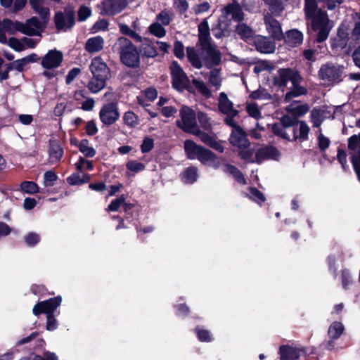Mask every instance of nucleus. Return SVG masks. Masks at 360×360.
I'll return each mask as SVG.
<instances>
[{"instance_id":"f257e3e1","label":"nucleus","mask_w":360,"mask_h":360,"mask_svg":"<svg viewBox=\"0 0 360 360\" xmlns=\"http://www.w3.org/2000/svg\"><path fill=\"white\" fill-rule=\"evenodd\" d=\"M184 150L188 159L198 160L201 164L212 167L214 169L220 168V157L217 156L212 150L196 144L194 141H185Z\"/></svg>"},{"instance_id":"f03ea898","label":"nucleus","mask_w":360,"mask_h":360,"mask_svg":"<svg viewBox=\"0 0 360 360\" xmlns=\"http://www.w3.org/2000/svg\"><path fill=\"white\" fill-rule=\"evenodd\" d=\"M120 54L121 61L127 66L134 68L140 62L139 53L131 41L125 37H120L113 46Z\"/></svg>"},{"instance_id":"7ed1b4c3","label":"nucleus","mask_w":360,"mask_h":360,"mask_svg":"<svg viewBox=\"0 0 360 360\" xmlns=\"http://www.w3.org/2000/svg\"><path fill=\"white\" fill-rule=\"evenodd\" d=\"M91 93L101 91L110 78V70L107 65L99 58H95L91 62Z\"/></svg>"},{"instance_id":"20e7f679","label":"nucleus","mask_w":360,"mask_h":360,"mask_svg":"<svg viewBox=\"0 0 360 360\" xmlns=\"http://www.w3.org/2000/svg\"><path fill=\"white\" fill-rule=\"evenodd\" d=\"M229 141L233 146L238 148V155L243 160H251L250 143L245 133L240 127L233 129Z\"/></svg>"},{"instance_id":"39448f33","label":"nucleus","mask_w":360,"mask_h":360,"mask_svg":"<svg viewBox=\"0 0 360 360\" xmlns=\"http://www.w3.org/2000/svg\"><path fill=\"white\" fill-rule=\"evenodd\" d=\"M180 116L181 120L176 121V124L179 127L189 134L199 133V127L193 110L189 107L183 106L180 110Z\"/></svg>"},{"instance_id":"423d86ee","label":"nucleus","mask_w":360,"mask_h":360,"mask_svg":"<svg viewBox=\"0 0 360 360\" xmlns=\"http://www.w3.org/2000/svg\"><path fill=\"white\" fill-rule=\"evenodd\" d=\"M77 172L67 178V182L71 186H79L87 183L89 180L88 172L90 169V162L85 158H80L75 164Z\"/></svg>"},{"instance_id":"0eeeda50","label":"nucleus","mask_w":360,"mask_h":360,"mask_svg":"<svg viewBox=\"0 0 360 360\" xmlns=\"http://www.w3.org/2000/svg\"><path fill=\"white\" fill-rule=\"evenodd\" d=\"M250 151L252 153L251 160H245L249 162L261 163L268 159L278 160L280 157L278 150L271 146L261 148L257 150L251 148Z\"/></svg>"},{"instance_id":"6e6552de","label":"nucleus","mask_w":360,"mask_h":360,"mask_svg":"<svg viewBox=\"0 0 360 360\" xmlns=\"http://www.w3.org/2000/svg\"><path fill=\"white\" fill-rule=\"evenodd\" d=\"M302 78L300 74L291 69H280L274 79L275 85L280 87L285 86L288 81H290L292 84H295L300 82Z\"/></svg>"},{"instance_id":"1a4fd4ad","label":"nucleus","mask_w":360,"mask_h":360,"mask_svg":"<svg viewBox=\"0 0 360 360\" xmlns=\"http://www.w3.org/2000/svg\"><path fill=\"white\" fill-rule=\"evenodd\" d=\"M170 70L173 86L178 91H183L188 84V79L186 75L180 65L175 61L172 63Z\"/></svg>"},{"instance_id":"9d476101","label":"nucleus","mask_w":360,"mask_h":360,"mask_svg":"<svg viewBox=\"0 0 360 360\" xmlns=\"http://www.w3.org/2000/svg\"><path fill=\"white\" fill-rule=\"evenodd\" d=\"M342 70L339 66L332 64L323 65L319 72L321 79L326 82H338L341 80Z\"/></svg>"},{"instance_id":"9b49d317","label":"nucleus","mask_w":360,"mask_h":360,"mask_svg":"<svg viewBox=\"0 0 360 360\" xmlns=\"http://www.w3.org/2000/svg\"><path fill=\"white\" fill-rule=\"evenodd\" d=\"M61 297H56L37 303L33 307V314L36 316L44 313L46 316L53 315L55 310L61 303Z\"/></svg>"},{"instance_id":"f8f14e48","label":"nucleus","mask_w":360,"mask_h":360,"mask_svg":"<svg viewBox=\"0 0 360 360\" xmlns=\"http://www.w3.org/2000/svg\"><path fill=\"white\" fill-rule=\"evenodd\" d=\"M103 123L110 125L115 122L120 117V113L117 105L113 103L105 104L99 113Z\"/></svg>"},{"instance_id":"ddd939ff","label":"nucleus","mask_w":360,"mask_h":360,"mask_svg":"<svg viewBox=\"0 0 360 360\" xmlns=\"http://www.w3.org/2000/svg\"><path fill=\"white\" fill-rule=\"evenodd\" d=\"M319 17L320 19L317 22L312 21V27L315 31L318 32L316 41L322 42L328 38L330 27L326 14H321Z\"/></svg>"},{"instance_id":"4468645a","label":"nucleus","mask_w":360,"mask_h":360,"mask_svg":"<svg viewBox=\"0 0 360 360\" xmlns=\"http://www.w3.org/2000/svg\"><path fill=\"white\" fill-rule=\"evenodd\" d=\"M129 4V0H105L102 3L101 13L112 15L121 12Z\"/></svg>"},{"instance_id":"2eb2a0df","label":"nucleus","mask_w":360,"mask_h":360,"mask_svg":"<svg viewBox=\"0 0 360 360\" xmlns=\"http://www.w3.org/2000/svg\"><path fill=\"white\" fill-rule=\"evenodd\" d=\"M264 24L267 32L274 39L281 40L283 38V33L280 22L271 14L265 15Z\"/></svg>"},{"instance_id":"dca6fc26","label":"nucleus","mask_w":360,"mask_h":360,"mask_svg":"<svg viewBox=\"0 0 360 360\" xmlns=\"http://www.w3.org/2000/svg\"><path fill=\"white\" fill-rule=\"evenodd\" d=\"M202 54L205 55L204 62L207 67L217 65L221 61V54L215 46L211 44L202 48Z\"/></svg>"},{"instance_id":"f3484780","label":"nucleus","mask_w":360,"mask_h":360,"mask_svg":"<svg viewBox=\"0 0 360 360\" xmlns=\"http://www.w3.org/2000/svg\"><path fill=\"white\" fill-rule=\"evenodd\" d=\"M63 60V53L56 50L49 51L42 58L41 65L45 69H53L60 66Z\"/></svg>"},{"instance_id":"a211bd4d","label":"nucleus","mask_w":360,"mask_h":360,"mask_svg":"<svg viewBox=\"0 0 360 360\" xmlns=\"http://www.w3.org/2000/svg\"><path fill=\"white\" fill-rule=\"evenodd\" d=\"M44 22H40L36 17H32L25 23L22 22V33L29 36H37L43 30Z\"/></svg>"},{"instance_id":"6ab92c4d","label":"nucleus","mask_w":360,"mask_h":360,"mask_svg":"<svg viewBox=\"0 0 360 360\" xmlns=\"http://www.w3.org/2000/svg\"><path fill=\"white\" fill-rule=\"evenodd\" d=\"M55 23L58 30H67L71 28L75 23L74 13L68 12L63 14L57 13L55 16Z\"/></svg>"},{"instance_id":"aec40b11","label":"nucleus","mask_w":360,"mask_h":360,"mask_svg":"<svg viewBox=\"0 0 360 360\" xmlns=\"http://www.w3.org/2000/svg\"><path fill=\"white\" fill-rule=\"evenodd\" d=\"M223 13L227 18L231 16L235 21H242L244 19L242 8L236 1L226 6L223 9Z\"/></svg>"},{"instance_id":"412c9836","label":"nucleus","mask_w":360,"mask_h":360,"mask_svg":"<svg viewBox=\"0 0 360 360\" xmlns=\"http://www.w3.org/2000/svg\"><path fill=\"white\" fill-rule=\"evenodd\" d=\"M220 167L224 172L231 174L238 183L246 184L243 174L235 166L228 163L226 158L223 157H220Z\"/></svg>"},{"instance_id":"4be33fe9","label":"nucleus","mask_w":360,"mask_h":360,"mask_svg":"<svg viewBox=\"0 0 360 360\" xmlns=\"http://www.w3.org/2000/svg\"><path fill=\"white\" fill-rule=\"evenodd\" d=\"M219 109L223 113L229 116L235 117L238 111L233 108V103L228 98L227 95L221 92L219 97Z\"/></svg>"},{"instance_id":"5701e85b","label":"nucleus","mask_w":360,"mask_h":360,"mask_svg":"<svg viewBox=\"0 0 360 360\" xmlns=\"http://www.w3.org/2000/svg\"><path fill=\"white\" fill-rule=\"evenodd\" d=\"M304 11L307 18L315 22L320 19L321 14H326L318 9L316 0H305Z\"/></svg>"},{"instance_id":"b1692460","label":"nucleus","mask_w":360,"mask_h":360,"mask_svg":"<svg viewBox=\"0 0 360 360\" xmlns=\"http://www.w3.org/2000/svg\"><path fill=\"white\" fill-rule=\"evenodd\" d=\"M193 135L200 137L201 141L214 150L219 153H223L224 151V147L220 141H217L213 136L202 132L200 129L199 133L193 134Z\"/></svg>"},{"instance_id":"393cba45","label":"nucleus","mask_w":360,"mask_h":360,"mask_svg":"<svg viewBox=\"0 0 360 360\" xmlns=\"http://www.w3.org/2000/svg\"><path fill=\"white\" fill-rule=\"evenodd\" d=\"M22 22L19 21H11L9 19H4L3 21L0 20V30L5 33L8 32L10 34H14L17 32L22 33Z\"/></svg>"},{"instance_id":"a878e982","label":"nucleus","mask_w":360,"mask_h":360,"mask_svg":"<svg viewBox=\"0 0 360 360\" xmlns=\"http://www.w3.org/2000/svg\"><path fill=\"white\" fill-rule=\"evenodd\" d=\"M0 43L8 44L12 49L15 51H22L25 49V45L22 40L15 37H11L7 39V37L4 32L0 30Z\"/></svg>"},{"instance_id":"bb28decb","label":"nucleus","mask_w":360,"mask_h":360,"mask_svg":"<svg viewBox=\"0 0 360 360\" xmlns=\"http://www.w3.org/2000/svg\"><path fill=\"white\" fill-rule=\"evenodd\" d=\"M198 32L199 42L202 48L212 44L210 43V28L206 20L202 21L198 25Z\"/></svg>"},{"instance_id":"cd10ccee","label":"nucleus","mask_w":360,"mask_h":360,"mask_svg":"<svg viewBox=\"0 0 360 360\" xmlns=\"http://www.w3.org/2000/svg\"><path fill=\"white\" fill-rule=\"evenodd\" d=\"M255 46L257 49L261 53H273L275 50L274 44L267 37H258L255 39Z\"/></svg>"},{"instance_id":"c85d7f7f","label":"nucleus","mask_w":360,"mask_h":360,"mask_svg":"<svg viewBox=\"0 0 360 360\" xmlns=\"http://www.w3.org/2000/svg\"><path fill=\"white\" fill-rule=\"evenodd\" d=\"M309 127L303 121L298 122L293 128V139H300L302 141L308 139Z\"/></svg>"},{"instance_id":"c756f323","label":"nucleus","mask_w":360,"mask_h":360,"mask_svg":"<svg viewBox=\"0 0 360 360\" xmlns=\"http://www.w3.org/2000/svg\"><path fill=\"white\" fill-rule=\"evenodd\" d=\"M303 34L298 30L294 29L286 33L285 41L291 46H296L302 43Z\"/></svg>"},{"instance_id":"7c9ffc66","label":"nucleus","mask_w":360,"mask_h":360,"mask_svg":"<svg viewBox=\"0 0 360 360\" xmlns=\"http://www.w3.org/2000/svg\"><path fill=\"white\" fill-rule=\"evenodd\" d=\"M33 10L46 22L49 18V10L43 6L42 0H29Z\"/></svg>"},{"instance_id":"2f4dec72","label":"nucleus","mask_w":360,"mask_h":360,"mask_svg":"<svg viewBox=\"0 0 360 360\" xmlns=\"http://www.w3.org/2000/svg\"><path fill=\"white\" fill-rule=\"evenodd\" d=\"M347 31V27L345 25H342L338 28L337 38L333 44L334 46L343 48L346 46L349 34Z\"/></svg>"},{"instance_id":"473e14b6","label":"nucleus","mask_w":360,"mask_h":360,"mask_svg":"<svg viewBox=\"0 0 360 360\" xmlns=\"http://www.w3.org/2000/svg\"><path fill=\"white\" fill-rule=\"evenodd\" d=\"M198 177V168L193 166L186 168L181 174L182 181L187 184H193L197 181Z\"/></svg>"},{"instance_id":"72a5a7b5","label":"nucleus","mask_w":360,"mask_h":360,"mask_svg":"<svg viewBox=\"0 0 360 360\" xmlns=\"http://www.w3.org/2000/svg\"><path fill=\"white\" fill-rule=\"evenodd\" d=\"M63 150L60 145L56 141H51L49 147V160L54 163L58 162L62 158Z\"/></svg>"},{"instance_id":"f704fd0d","label":"nucleus","mask_w":360,"mask_h":360,"mask_svg":"<svg viewBox=\"0 0 360 360\" xmlns=\"http://www.w3.org/2000/svg\"><path fill=\"white\" fill-rule=\"evenodd\" d=\"M174 13L170 9H163L159 13L157 14L155 20L156 22H159L162 25L167 26L173 20Z\"/></svg>"},{"instance_id":"c9c22d12","label":"nucleus","mask_w":360,"mask_h":360,"mask_svg":"<svg viewBox=\"0 0 360 360\" xmlns=\"http://www.w3.org/2000/svg\"><path fill=\"white\" fill-rule=\"evenodd\" d=\"M309 106L306 104L292 103L287 107V110L295 117H300L309 111Z\"/></svg>"},{"instance_id":"e433bc0d","label":"nucleus","mask_w":360,"mask_h":360,"mask_svg":"<svg viewBox=\"0 0 360 360\" xmlns=\"http://www.w3.org/2000/svg\"><path fill=\"white\" fill-rule=\"evenodd\" d=\"M280 352L281 360H296L299 357L298 350L291 347H281Z\"/></svg>"},{"instance_id":"4c0bfd02","label":"nucleus","mask_w":360,"mask_h":360,"mask_svg":"<svg viewBox=\"0 0 360 360\" xmlns=\"http://www.w3.org/2000/svg\"><path fill=\"white\" fill-rule=\"evenodd\" d=\"M344 326L341 322H333L328 328V334L330 339L339 338L344 331Z\"/></svg>"},{"instance_id":"58836bf2","label":"nucleus","mask_w":360,"mask_h":360,"mask_svg":"<svg viewBox=\"0 0 360 360\" xmlns=\"http://www.w3.org/2000/svg\"><path fill=\"white\" fill-rule=\"evenodd\" d=\"M187 57L193 67L199 69L202 66L201 58L194 48H187Z\"/></svg>"},{"instance_id":"ea45409f","label":"nucleus","mask_w":360,"mask_h":360,"mask_svg":"<svg viewBox=\"0 0 360 360\" xmlns=\"http://www.w3.org/2000/svg\"><path fill=\"white\" fill-rule=\"evenodd\" d=\"M300 83V82H296L295 84H292V89L285 95V100L286 101H290L292 98L300 96L307 93L306 89L301 86Z\"/></svg>"},{"instance_id":"a19ab883","label":"nucleus","mask_w":360,"mask_h":360,"mask_svg":"<svg viewBox=\"0 0 360 360\" xmlns=\"http://www.w3.org/2000/svg\"><path fill=\"white\" fill-rule=\"evenodd\" d=\"M192 83L197 91L204 97L210 98L212 96L211 91L206 84L200 80L193 79Z\"/></svg>"},{"instance_id":"79ce46f5","label":"nucleus","mask_w":360,"mask_h":360,"mask_svg":"<svg viewBox=\"0 0 360 360\" xmlns=\"http://www.w3.org/2000/svg\"><path fill=\"white\" fill-rule=\"evenodd\" d=\"M149 32L158 38H162L166 35V30L164 25H162L159 22H154L148 27Z\"/></svg>"},{"instance_id":"37998d69","label":"nucleus","mask_w":360,"mask_h":360,"mask_svg":"<svg viewBox=\"0 0 360 360\" xmlns=\"http://www.w3.org/2000/svg\"><path fill=\"white\" fill-rule=\"evenodd\" d=\"M119 28L123 34L131 37L136 41L141 42L142 41V37L141 35L136 31H134L132 29H131L128 25L123 23H120Z\"/></svg>"},{"instance_id":"c03bdc74","label":"nucleus","mask_w":360,"mask_h":360,"mask_svg":"<svg viewBox=\"0 0 360 360\" xmlns=\"http://www.w3.org/2000/svg\"><path fill=\"white\" fill-rule=\"evenodd\" d=\"M236 32L243 39H248L253 35L252 30L245 24L239 23L236 27Z\"/></svg>"},{"instance_id":"a18cd8bd","label":"nucleus","mask_w":360,"mask_h":360,"mask_svg":"<svg viewBox=\"0 0 360 360\" xmlns=\"http://www.w3.org/2000/svg\"><path fill=\"white\" fill-rule=\"evenodd\" d=\"M246 195L251 200H254L255 202H257L258 204H260L265 201L264 195L262 192L258 191L255 188H249L248 192L246 193Z\"/></svg>"},{"instance_id":"49530a36","label":"nucleus","mask_w":360,"mask_h":360,"mask_svg":"<svg viewBox=\"0 0 360 360\" xmlns=\"http://www.w3.org/2000/svg\"><path fill=\"white\" fill-rule=\"evenodd\" d=\"M285 119H283L282 123H277L272 125V131L273 132L283 139H290V136L288 135V134L285 131V126L284 124Z\"/></svg>"},{"instance_id":"de8ad7c7","label":"nucleus","mask_w":360,"mask_h":360,"mask_svg":"<svg viewBox=\"0 0 360 360\" xmlns=\"http://www.w3.org/2000/svg\"><path fill=\"white\" fill-rule=\"evenodd\" d=\"M21 190L29 194H34L39 191V186L34 181H25L20 184Z\"/></svg>"},{"instance_id":"09e8293b","label":"nucleus","mask_w":360,"mask_h":360,"mask_svg":"<svg viewBox=\"0 0 360 360\" xmlns=\"http://www.w3.org/2000/svg\"><path fill=\"white\" fill-rule=\"evenodd\" d=\"M269 6L271 13L276 16H279L284 10V0H276Z\"/></svg>"},{"instance_id":"8fccbe9b","label":"nucleus","mask_w":360,"mask_h":360,"mask_svg":"<svg viewBox=\"0 0 360 360\" xmlns=\"http://www.w3.org/2000/svg\"><path fill=\"white\" fill-rule=\"evenodd\" d=\"M246 111L250 117L256 120L262 117L261 111L257 104L255 103H248L246 105Z\"/></svg>"},{"instance_id":"3c124183","label":"nucleus","mask_w":360,"mask_h":360,"mask_svg":"<svg viewBox=\"0 0 360 360\" xmlns=\"http://www.w3.org/2000/svg\"><path fill=\"white\" fill-rule=\"evenodd\" d=\"M348 148L350 152L360 151V133L353 135L349 139Z\"/></svg>"},{"instance_id":"603ef678","label":"nucleus","mask_w":360,"mask_h":360,"mask_svg":"<svg viewBox=\"0 0 360 360\" xmlns=\"http://www.w3.org/2000/svg\"><path fill=\"white\" fill-rule=\"evenodd\" d=\"M124 123L129 127H135L139 124L138 117L131 111H128L123 116Z\"/></svg>"},{"instance_id":"864d4df0","label":"nucleus","mask_w":360,"mask_h":360,"mask_svg":"<svg viewBox=\"0 0 360 360\" xmlns=\"http://www.w3.org/2000/svg\"><path fill=\"white\" fill-rule=\"evenodd\" d=\"M250 96L253 99L269 100L271 98V94L264 89H259L251 93Z\"/></svg>"},{"instance_id":"5fc2aeb1","label":"nucleus","mask_w":360,"mask_h":360,"mask_svg":"<svg viewBox=\"0 0 360 360\" xmlns=\"http://www.w3.org/2000/svg\"><path fill=\"white\" fill-rule=\"evenodd\" d=\"M196 333L198 340L201 342H211L213 340L212 335L207 330L197 328Z\"/></svg>"},{"instance_id":"6e6d98bb","label":"nucleus","mask_w":360,"mask_h":360,"mask_svg":"<svg viewBox=\"0 0 360 360\" xmlns=\"http://www.w3.org/2000/svg\"><path fill=\"white\" fill-rule=\"evenodd\" d=\"M317 141H318L319 148L321 151L327 149L330 144V141L329 138L325 136L322 134L321 129L319 131L318 134H317Z\"/></svg>"},{"instance_id":"4d7b16f0","label":"nucleus","mask_w":360,"mask_h":360,"mask_svg":"<svg viewBox=\"0 0 360 360\" xmlns=\"http://www.w3.org/2000/svg\"><path fill=\"white\" fill-rule=\"evenodd\" d=\"M209 80L210 84L216 86V88L218 89L221 86V82L219 70L217 69L212 70L210 72Z\"/></svg>"},{"instance_id":"13d9d810","label":"nucleus","mask_w":360,"mask_h":360,"mask_svg":"<svg viewBox=\"0 0 360 360\" xmlns=\"http://www.w3.org/2000/svg\"><path fill=\"white\" fill-rule=\"evenodd\" d=\"M350 154L353 167L360 181V151L350 152Z\"/></svg>"},{"instance_id":"bf43d9fd","label":"nucleus","mask_w":360,"mask_h":360,"mask_svg":"<svg viewBox=\"0 0 360 360\" xmlns=\"http://www.w3.org/2000/svg\"><path fill=\"white\" fill-rule=\"evenodd\" d=\"M57 180V175L52 171L46 172L44 174V184L46 187L53 186L54 182Z\"/></svg>"},{"instance_id":"052dcab7","label":"nucleus","mask_w":360,"mask_h":360,"mask_svg":"<svg viewBox=\"0 0 360 360\" xmlns=\"http://www.w3.org/2000/svg\"><path fill=\"white\" fill-rule=\"evenodd\" d=\"M121 205H127L125 203V197L124 195H122L120 198L112 200L111 203L108 205V210L112 212L117 211L120 207Z\"/></svg>"},{"instance_id":"680f3d73","label":"nucleus","mask_w":360,"mask_h":360,"mask_svg":"<svg viewBox=\"0 0 360 360\" xmlns=\"http://www.w3.org/2000/svg\"><path fill=\"white\" fill-rule=\"evenodd\" d=\"M354 25L352 32V38L354 40L360 39V13L354 16Z\"/></svg>"},{"instance_id":"e2e57ef3","label":"nucleus","mask_w":360,"mask_h":360,"mask_svg":"<svg viewBox=\"0 0 360 360\" xmlns=\"http://www.w3.org/2000/svg\"><path fill=\"white\" fill-rule=\"evenodd\" d=\"M24 239L27 245L34 246L39 242L40 236L37 233L30 232L25 235Z\"/></svg>"},{"instance_id":"0e129e2a","label":"nucleus","mask_w":360,"mask_h":360,"mask_svg":"<svg viewBox=\"0 0 360 360\" xmlns=\"http://www.w3.org/2000/svg\"><path fill=\"white\" fill-rule=\"evenodd\" d=\"M104 40L100 36L91 37V52L98 51L103 47Z\"/></svg>"},{"instance_id":"69168bd1","label":"nucleus","mask_w":360,"mask_h":360,"mask_svg":"<svg viewBox=\"0 0 360 360\" xmlns=\"http://www.w3.org/2000/svg\"><path fill=\"white\" fill-rule=\"evenodd\" d=\"M198 118L201 127L205 129H210L212 127V123L210 119L207 115L200 112L198 115Z\"/></svg>"},{"instance_id":"338daca9","label":"nucleus","mask_w":360,"mask_h":360,"mask_svg":"<svg viewBox=\"0 0 360 360\" xmlns=\"http://www.w3.org/2000/svg\"><path fill=\"white\" fill-rule=\"evenodd\" d=\"M311 121L314 127H319L322 123V115L319 110H313L311 112Z\"/></svg>"},{"instance_id":"774afa93","label":"nucleus","mask_w":360,"mask_h":360,"mask_svg":"<svg viewBox=\"0 0 360 360\" xmlns=\"http://www.w3.org/2000/svg\"><path fill=\"white\" fill-rule=\"evenodd\" d=\"M174 6L177 11L184 13L187 11L188 4L186 0H174Z\"/></svg>"}]
</instances>
